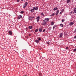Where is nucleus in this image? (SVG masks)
<instances>
[{
    "instance_id": "1",
    "label": "nucleus",
    "mask_w": 76,
    "mask_h": 76,
    "mask_svg": "<svg viewBox=\"0 0 76 76\" xmlns=\"http://www.w3.org/2000/svg\"><path fill=\"white\" fill-rule=\"evenodd\" d=\"M37 39L38 40H35V42H36V43H39V41L41 40V39L40 37H37Z\"/></svg>"
},
{
    "instance_id": "2",
    "label": "nucleus",
    "mask_w": 76,
    "mask_h": 76,
    "mask_svg": "<svg viewBox=\"0 0 76 76\" xmlns=\"http://www.w3.org/2000/svg\"><path fill=\"white\" fill-rule=\"evenodd\" d=\"M28 3L27 2H25V3L24 4L23 6V8H25V7L27 6L28 5Z\"/></svg>"
},
{
    "instance_id": "3",
    "label": "nucleus",
    "mask_w": 76,
    "mask_h": 76,
    "mask_svg": "<svg viewBox=\"0 0 76 76\" xmlns=\"http://www.w3.org/2000/svg\"><path fill=\"white\" fill-rule=\"evenodd\" d=\"M42 25L43 26H45V25L46 24H47V23H46V21H45L44 20H43V22H42Z\"/></svg>"
},
{
    "instance_id": "4",
    "label": "nucleus",
    "mask_w": 76,
    "mask_h": 76,
    "mask_svg": "<svg viewBox=\"0 0 76 76\" xmlns=\"http://www.w3.org/2000/svg\"><path fill=\"white\" fill-rule=\"evenodd\" d=\"M40 19V17H39V16H38L37 17V18L35 19H36V20L37 22H39V19Z\"/></svg>"
},
{
    "instance_id": "5",
    "label": "nucleus",
    "mask_w": 76,
    "mask_h": 76,
    "mask_svg": "<svg viewBox=\"0 0 76 76\" xmlns=\"http://www.w3.org/2000/svg\"><path fill=\"white\" fill-rule=\"evenodd\" d=\"M34 9H35V7H33V9H31L30 10L31 12L32 13H33V12H35V10Z\"/></svg>"
},
{
    "instance_id": "6",
    "label": "nucleus",
    "mask_w": 76,
    "mask_h": 76,
    "mask_svg": "<svg viewBox=\"0 0 76 76\" xmlns=\"http://www.w3.org/2000/svg\"><path fill=\"white\" fill-rule=\"evenodd\" d=\"M22 18V16L21 15H19L18 16V18H17V19L19 20V19H21Z\"/></svg>"
},
{
    "instance_id": "7",
    "label": "nucleus",
    "mask_w": 76,
    "mask_h": 76,
    "mask_svg": "<svg viewBox=\"0 0 76 76\" xmlns=\"http://www.w3.org/2000/svg\"><path fill=\"white\" fill-rule=\"evenodd\" d=\"M63 36V33H61L59 35V38H61Z\"/></svg>"
},
{
    "instance_id": "8",
    "label": "nucleus",
    "mask_w": 76,
    "mask_h": 76,
    "mask_svg": "<svg viewBox=\"0 0 76 76\" xmlns=\"http://www.w3.org/2000/svg\"><path fill=\"white\" fill-rule=\"evenodd\" d=\"M43 20L45 21H46V22H48V21H49V18H45V20Z\"/></svg>"
},
{
    "instance_id": "9",
    "label": "nucleus",
    "mask_w": 76,
    "mask_h": 76,
    "mask_svg": "<svg viewBox=\"0 0 76 76\" xmlns=\"http://www.w3.org/2000/svg\"><path fill=\"white\" fill-rule=\"evenodd\" d=\"M32 28H33L32 26H30L28 27V28L29 29H32Z\"/></svg>"
},
{
    "instance_id": "10",
    "label": "nucleus",
    "mask_w": 76,
    "mask_h": 76,
    "mask_svg": "<svg viewBox=\"0 0 76 76\" xmlns=\"http://www.w3.org/2000/svg\"><path fill=\"white\" fill-rule=\"evenodd\" d=\"M8 32L9 33V34H10V35H12V31H8Z\"/></svg>"
},
{
    "instance_id": "11",
    "label": "nucleus",
    "mask_w": 76,
    "mask_h": 76,
    "mask_svg": "<svg viewBox=\"0 0 76 76\" xmlns=\"http://www.w3.org/2000/svg\"><path fill=\"white\" fill-rule=\"evenodd\" d=\"M73 24H74V23H73V22H71L69 23L70 26H72Z\"/></svg>"
},
{
    "instance_id": "12",
    "label": "nucleus",
    "mask_w": 76,
    "mask_h": 76,
    "mask_svg": "<svg viewBox=\"0 0 76 76\" xmlns=\"http://www.w3.org/2000/svg\"><path fill=\"white\" fill-rule=\"evenodd\" d=\"M50 24L52 26H53V25H54V23L53 21H52L50 23Z\"/></svg>"
},
{
    "instance_id": "13",
    "label": "nucleus",
    "mask_w": 76,
    "mask_h": 76,
    "mask_svg": "<svg viewBox=\"0 0 76 76\" xmlns=\"http://www.w3.org/2000/svg\"><path fill=\"white\" fill-rule=\"evenodd\" d=\"M42 28H39V32H41L42 31Z\"/></svg>"
},
{
    "instance_id": "14",
    "label": "nucleus",
    "mask_w": 76,
    "mask_h": 76,
    "mask_svg": "<svg viewBox=\"0 0 76 76\" xmlns=\"http://www.w3.org/2000/svg\"><path fill=\"white\" fill-rule=\"evenodd\" d=\"M28 19L30 21V22L32 20V17H29Z\"/></svg>"
},
{
    "instance_id": "15",
    "label": "nucleus",
    "mask_w": 76,
    "mask_h": 76,
    "mask_svg": "<svg viewBox=\"0 0 76 76\" xmlns=\"http://www.w3.org/2000/svg\"><path fill=\"white\" fill-rule=\"evenodd\" d=\"M59 12V10H57V11H56V15H57L58 14Z\"/></svg>"
},
{
    "instance_id": "16",
    "label": "nucleus",
    "mask_w": 76,
    "mask_h": 76,
    "mask_svg": "<svg viewBox=\"0 0 76 76\" xmlns=\"http://www.w3.org/2000/svg\"><path fill=\"white\" fill-rule=\"evenodd\" d=\"M57 25H54L53 27V29H54L55 28H56V27H57Z\"/></svg>"
},
{
    "instance_id": "17",
    "label": "nucleus",
    "mask_w": 76,
    "mask_h": 76,
    "mask_svg": "<svg viewBox=\"0 0 76 76\" xmlns=\"http://www.w3.org/2000/svg\"><path fill=\"white\" fill-rule=\"evenodd\" d=\"M70 2V0H66V3H69Z\"/></svg>"
},
{
    "instance_id": "18",
    "label": "nucleus",
    "mask_w": 76,
    "mask_h": 76,
    "mask_svg": "<svg viewBox=\"0 0 76 76\" xmlns=\"http://www.w3.org/2000/svg\"><path fill=\"white\" fill-rule=\"evenodd\" d=\"M35 10H37L38 9V7H34V9Z\"/></svg>"
},
{
    "instance_id": "19",
    "label": "nucleus",
    "mask_w": 76,
    "mask_h": 76,
    "mask_svg": "<svg viewBox=\"0 0 76 76\" xmlns=\"http://www.w3.org/2000/svg\"><path fill=\"white\" fill-rule=\"evenodd\" d=\"M58 9V8L57 7H55L53 9V10L55 11L57 10Z\"/></svg>"
},
{
    "instance_id": "20",
    "label": "nucleus",
    "mask_w": 76,
    "mask_h": 76,
    "mask_svg": "<svg viewBox=\"0 0 76 76\" xmlns=\"http://www.w3.org/2000/svg\"><path fill=\"white\" fill-rule=\"evenodd\" d=\"M55 15V13H54L52 14V15H50V16H53Z\"/></svg>"
},
{
    "instance_id": "21",
    "label": "nucleus",
    "mask_w": 76,
    "mask_h": 76,
    "mask_svg": "<svg viewBox=\"0 0 76 76\" xmlns=\"http://www.w3.org/2000/svg\"><path fill=\"white\" fill-rule=\"evenodd\" d=\"M60 26H61V27H63L64 26L63 24H61H61H60Z\"/></svg>"
},
{
    "instance_id": "22",
    "label": "nucleus",
    "mask_w": 76,
    "mask_h": 76,
    "mask_svg": "<svg viewBox=\"0 0 76 76\" xmlns=\"http://www.w3.org/2000/svg\"><path fill=\"white\" fill-rule=\"evenodd\" d=\"M39 31V29L38 28H37L36 29V30H35V32H38V31Z\"/></svg>"
},
{
    "instance_id": "23",
    "label": "nucleus",
    "mask_w": 76,
    "mask_h": 76,
    "mask_svg": "<svg viewBox=\"0 0 76 76\" xmlns=\"http://www.w3.org/2000/svg\"><path fill=\"white\" fill-rule=\"evenodd\" d=\"M65 21V19H62L61 22L63 23V22H64Z\"/></svg>"
},
{
    "instance_id": "24",
    "label": "nucleus",
    "mask_w": 76,
    "mask_h": 76,
    "mask_svg": "<svg viewBox=\"0 0 76 76\" xmlns=\"http://www.w3.org/2000/svg\"><path fill=\"white\" fill-rule=\"evenodd\" d=\"M24 13V12L23 11H21L20 12V13H21V14H23V13Z\"/></svg>"
},
{
    "instance_id": "25",
    "label": "nucleus",
    "mask_w": 76,
    "mask_h": 76,
    "mask_svg": "<svg viewBox=\"0 0 76 76\" xmlns=\"http://www.w3.org/2000/svg\"><path fill=\"white\" fill-rule=\"evenodd\" d=\"M42 73L41 72H40L39 74V76H42Z\"/></svg>"
},
{
    "instance_id": "26",
    "label": "nucleus",
    "mask_w": 76,
    "mask_h": 76,
    "mask_svg": "<svg viewBox=\"0 0 76 76\" xmlns=\"http://www.w3.org/2000/svg\"><path fill=\"white\" fill-rule=\"evenodd\" d=\"M74 13H76V8H74Z\"/></svg>"
},
{
    "instance_id": "27",
    "label": "nucleus",
    "mask_w": 76,
    "mask_h": 76,
    "mask_svg": "<svg viewBox=\"0 0 76 76\" xmlns=\"http://www.w3.org/2000/svg\"><path fill=\"white\" fill-rule=\"evenodd\" d=\"M64 9H62L61 10V12L62 13H63L64 12Z\"/></svg>"
},
{
    "instance_id": "28",
    "label": "nucleus",
    "mask_w": 76,
    "mask_h": 76,
    "mask_svg": "<svg viewBox=\"0 0 76 76\" xmlns=\"http://www.w3.org/2000/svg\"><path fill=\"white\" fill-rule=\"evenodd\" d=\"M41 15H42V16H44V13H43V12H42L41 13Z\"/></svg>"
},
{
    "instance_id": "29",
    "label": "nucleus",
    "mask_w": 76,
    "mask_h": 76,
    "mask_svg": "<svg viewBox=\"0 0 76 76\" xmlns=\"http://www.w3.org/2000/svg\"><path fill=\"white\" fill-rule=\"evenodd\" d=\"M64 35H67V33H66V32H64Z\"/></svg>"
},
{
    "instance_id": "30",
    "label": "nucleus",
    "mask_w": 76,
    "mask_h": 76,
    "mask_svg": "<svg viewBox=\"0 0 76 76\" xmlns=\"http://www.w3.org/2000/svg\"><path fill=\"white\" fill-rule=\"evenodd\" d=\"M48 29L49 30H51V27H50Z\"/></svg>"
},
{
    "instance_id": "31",
    "label": "nucleus",
    "mask_w": 76,
    "mask_h": 76,
    "mask_svg": "<svg viewBox=\"0 0 76 76\" xmlns=\"http://www.w3.org/2000/svg\"><path fill=\"white\" fill-rule=\"evenodd\" d=\"M76 51V48H75L74 50L73 51V52H75Z\"/></svg>"
},
{
    "instance_id": "32",
    "label": "nucleus",
    "mask_w": 76,
    "mask_h": 76,
    "mask_svg": "<svg viewBox=\"0 0 76 76\" xmlns=\"http://www.w3.org/2000/svg\"><path fill=\"white\" fill-rule=\"evenodd\" d=\"M45 31H46V29H44L43 30V31H42V32H45Z\"/></svg>"
},
{
    "instance_id": "33",
    "label": "nucleus",
    "mask_w": 76,
    "mask_h": 76,
    "mask_svg": "<svg viewBox=\"0 0 76 76\" xmlns=\"http://www.w3.org/2000/svg\"><path fill=\"white\" fill-rule=\"evenodd\" d=\"M69 48L68 47H66V50H69Z\"/></svg>"
},
{
    "instance_id": "34",
    "label": "nucleus",
    "mask_w": 76,
    "mask_h": 76,
    "mask_svg": "<svg viewBox=\"0 0 76 76\" xmlns=\"http://www.w3.org/2000/svg\"><path fill=\"white\" fill-rule=\"evenodd\" d=\"M14 38L15 39H16V37L15 36H14Z\"/></svg>"
},
{
    "instance_id": "35",
    "label": "nucleus",
    "mask_w": 76,
    "mask_h": 76,
    "mask_svg": "<svg viewBox=\"0 0 76 76\" xmlns=\"http://www.w3.org/2000/svg\"><path fill=\"white\" fill-rule=\"evenodd\" d=\"M73 12H72V11H71L70 12V15H71L72 14Z\"/></svg>"
},
{
    "instance_id": "36",
    "label": "nucleus",
    "mask_w": 76,
    "mask_h": 76,
    "mask_svg": "<svg viewBox=\"0 0 76 76\" xmlns=\"http://www.w3.org/2000/svg\"><path fill=\"white\" fill-rule=\"evenodd\" d=\"M19 1H20L19 0H17V2H18V3H19Z\"/></svg>"
},
{
    "instance_id": "37",
    "label": "nucleus",
    "mask_w": 76,
    "mask_h": 76,
    "mask_svg": "<svg viewBox=\"0 0 76 76\" xmlns=\"http://www.w3.org/2000/svg\"><path fill=\"white\" fill-rule=\"evenodd\" d=\"M35 18V17H32V19H33L34 20V19H35V18Z\"/></svg>"
},
{
    "instance_id": "38",
    "label": "nucleus",
    "mask_w": 76,
    "mask_h": 76,
    "mask_svg": "<svg viewBox=\"0 0 76 76\" xmlns=\"http://www.w3.org/2000/svg\"><path fill=\"white\" fill-rule=\"evenodd\" d=\"M74 38H75V39H76V36H75V37H74Z\"/></svg>"
},
{
    "instance_id": "39",
    "label": "nucleus",
    "mask_w": 76,
    "mask_h": 76,
    "mask_svg": "<svg viewBox=\"0 0 76 76\" xmlns=\"http://www.w3.org/2000/svg\"><path fill=\"white\" fill-rule=\"evenodd\" d=\"M22 57H24V56L23 55H22Z\"/></svg>"
},
{
    "instance_id": "40",
    "label": "nucleus",
    "mask_w": 76,
    "mask_h": 76,
    "mask_svg": "<svg viewBox=\"0 0 76 76\" xmlns=\"http://www.w3.org/2000/svg\"><path fill=\"white\" fill-rule=\"evenodd\" d=\"M47 44H48V45H50V43H49L48 42H47Z\"/></svg>"
},
{
    "instance_id": "41",
    "label": "nucleus",
    "mask_w": 76,
    "mask_h": 76,
    "mask_svg": "<svg viewBox=\"0 0 76 76\" xmlns=\"http://www.w3.org/2000/svg\"><path fill=\"white\" fill-rule=\"evenodd\" d=\"M60 14H62L61 12H60Z\"/></svg>"
},
{
    "instance_id": "42",
    "label": "nucleus",
    "mask_w": 76,
    "mask_h": 76,
    "mask_svg": "<svg viewBox=\"0 0 76 76\" xmlns=\"http://www.w3.org/2000/svg\"><path fill=\"white\" fill-rule=\"evenodd\" d=\"M28 36H31V34H29Z\"/></svg>"
},
{
    "instance_id": "43",
    "label": "nucleus",
    "mask_w": 76,
    "mask_h": 76,
    "mask_svg": "<svg viewBox=\"0 0 76 76\" xmlns=\"http://www.w3.org/2000/svg\"><path fill=\"white\" fill-rule=\"evenodd\" d=\"M16 49L17 50H18V48H16Z\"/></svg>"
},
{
    "instance_id": "44",
    "label": "nucleus",
    "mask_w": 76,
    "mask_h": 76,
    "mask_svg": "<svg viewBox=\"0 0 76 76\" xmlns=\"http://www.w3.org/2000/svg\"><path fill=\"white\" fill-rule=\"evenodd\" d=\"M23 0H21V1H23Z\"/></svg>"
},
{
    "instance_id": "45",
    "label": "nucleus",
    "mask_w": 76,
    "mask_h": 76,
    "mask_svg": "<svg viewBox=\"0 0 76 76\" xmlns=\"http://www.w3.org/2000/svg\"><path fill=\"white\" fill-rule=\"evenodd\" d=\"M31 32H33V30H31Z\"/></svg>"
},
{
    "instance_id": "46",
    "label": "nucleus",
    "mask_w": 76,
    "mask_h": 76,
    "mask_svg": "<svg viewBox=\"0 0 76 76\" xmlns=\"http://www.w3.org/2000/svg\"><path fill=\"white\" fill-rule=\"evenodd\" d=\"M26 29H28V28H26Z\"/></svg>"
},
{
    "instance_id": "47",
    "label": "nucleus",
    "mask_w": 76,
    "mask_h": 76,
    "mask_svg": "<svg viewBox=\"0 0 76 76\" xmlns=\"http://www.w3.org/2000/svg\"><path fill=\"white\" fill-rule=\"evenodd\" d=\"M27 76L26 75H25V76Z\"/></svg>"
},
{
    "instance_id": "48",
    "label": "nucleus",
    "mask_w": 76,
    "mask_h": 76,
    "mask_svg": "<svg viewBox=\"0 0 76 76\" xmlns=\"http://www.w3.org/2000/svg\"><path fill=\"white\" fill-rule=\"evenodd\" d=\"M39 0L40 1V0Z\"/></svg>"
}]
</instances>
